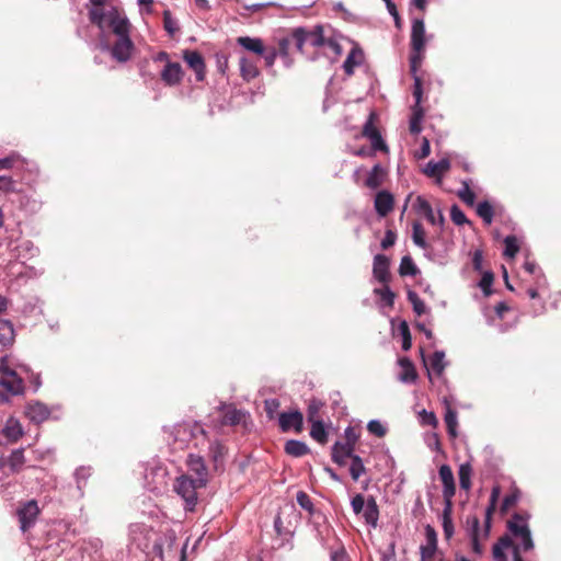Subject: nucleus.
<instances>
[{"instance_id":"9","label":"nucleus","mask_w":561,"mask_h":561,"mask_svg":"<svg viewBox=\"0 0 561 561\" xmlns=\"http://www.w3.org/2000/svg\"><path fill=\"white\" fill-rule=\"evenodd\" d=\"M186 465L188 470L196 476L193 478L196 480V484L206 486L208 482V470L204 458L198 455L190 454L186 459Z\"/></svg>"},{"instance_id":"2","label":"nucleus","mask_w":561,"mask_h":561,"mask_svg":"<svg viewBox=\"0 0 561 561\" xmlns=\"http://www.w3.org/2000/svg\"><path fill=\"white\" fill-rule=\"evenodd\" d=\"M0 386L12 396L24 393L25 386L22 377L8 366V357L0 359Z\"/></svg>"},{"instance_id":"3","label":"nucleus","mask_w":561,"mask_h":561,"mask_svg":"<svg viewBox=\"0 0 561 561\" xmlns=\"http://www.w3.org/2000/svg\"><path fill=\"white\" fill-rule=\"evenodd\" d=\"M174 491L185 501L186 510L193 511L197 503V489L204 485H197L196 480L187 474H182L174 481Z\"/></svg>"},{"instance_id":"21","label":"nucleus","mask_w":561,"mask_h":561,"mask_svg":"<svg viewBox=\"0 0 561 561\" xmlns=\"http://www.w3.org/2000/svg\"><path fill=\"white\" fill-rule=\"evenodd\" d=\"M386 175V170L380 164H375L367 175L365 185L373 190L378 188L382 185Z\"/></svg>"},{"instance_id":"5","label":"nucleus","mask_w":561,"mask_h":561,"mask_svg":"<svg viewBox=\"0 0 561 561\" xmlns=\"http://www.w3.org/2000/svg\"><path fill=\"white\" fill-rule=\"evenodd\" d=\"M377 121V114L375 112H370L368 119L366 121L362 135L370 140L371 148L374 150H379L387 152L388 146L383 141L380 131L375 125V122Z\"/></svg>"},{"instance_id":"56","label":"nucleus","mask_w":561,"mask_h":561,"mask_svg":"<svg viewBox=\"0 0 561 561\" xmlns=\"http://www.w3.org/2000/svg\"><path fill=\"white\" fill-rule=\"evenodd\" d=\"M457 195L468 206L474 205L476 194L470 190L467 183L463 184V187L459 190Z\"/></svg>"},{"instance_id":"33","label":"nucleus","mask_w":561,"mask_h":561,"mask_svg":"<svg viewBox=\"0 0 561 561\" xmlns=\"http://www.w3.org/2000/svg\"><path fill=\"white\" fill-rule=\"evenodd\" d=\"M308 43L313 47L325 45L324 30L322 25H316L312 30H307Z\"/></svg>"},{"instance_id":"48","label":"nucleus","mask_w":561,"mask_h":561,"mask_svg":"<svg viewBox=\"0 0 561 561\" xmlns=\"http://www.w3.org/2000/svg\"><path fill=\"white\" fill-rule=\"evenodd\" d=\"M322 407H323V403L321 401L311 400L309 402L308 410H307V417L310 423L317 422V421H322L319 415Z\"/></svg>"},{"instance_id":"26","label":"nucleus","mask_w":561,"mask_h":561,"mask_svg":"<svg viewBox=\"0 0 561 561\" xmlns=\"http://www.w3.org/2000/svg\"><path fill=\"white\" fill-rule=\"evenodd\" d=\"M226 447L218 440H215L209 446V457L214 463V469L218 470L222 463L226 455Z\"/></svg>"},{"instance_id":"64","label":"nucleus","mask_w":561,"mask_h":561,"mask_svg":"<svg viewBox=\"0 0 561 561\" xmlns=\"http://www.w3.org/2000/svg\"><path fill=\"white\" fill-rule=\"evenodd\" d=\"M420 550H421V561H432L437 552L436 548H431V547H426V546H421Z\"/></svg>"},{"instance_id":"52","label":"nucleus","mask_w":561,"mask_h":561,"mask_svg":"<svg viewBox=\"0 0 561 561\" xmlns=\"http://www.w3.org/2000/svg\"><path fill=\"white\" fill-rule=\"evenodd\" d=\"M91 477V469L85 467H80L76 470L75 478L76 483L79 490H82L87 486L88 480Z\"/></svg>"},{"instance_id":"28","label":"nucleus","mask_w":561,"mask_h":561,"mask_svg":"<svg viewBox=\"0 0 561 561\" xmlns=\"http://www.w3.org/2000/svg\"><path fill=\"white\" fill-rule=\"evenodd\" d=\"M450 168V163L447 159H442L438 162H428L424 173L430 178H438L440 179L442 175L447 172Z\"/></svg>"},{"instance_id":"59","label":"nucleus","mask_w":561,"mask_h":561,"mask_svg":"<svg viewBox=\"0 0 561 561\" xmlns=\"http://www.w3.org/2000/svg\"><path fill=\"white\" fill-rule=\"evenodd\" d=\"M413 76H414L413 96L415 99L414 106H421L422 95H423L422 80L419 76H416V72L413 73Z\"/></svg>"},{"instance_id":"29","label":"nucleus","mask_w":561,"mask_h":561,"mask_svg":"<svg viewBox=\"0 0 561 561\" xmlns=\"http://www.w3.org/2000/svg\"><path fill=\"white\" fill-rule=\"evenodd\" d=\"M245 420V413L234 408H228L224 414L220 424L234 426L243 423Z\"/></svg>"},{"instance_id":"41","label":"nucleus","mask_w":561,"mask_h":561,"mask_svg":"<svg viewBox=\"0 0 561 561\" xmlns=\"http://www.w3.org/2000/svg\"><path fill=\"white\" fill-rule=\"evenodd\" d=\"M445 423L447 426V432L450 435V437H457V413L451 408H447L445 413Z\"/></svg>"},{"instance_id":"14","label":"nucleus","mask_w":561,"mask_h":561,"mask_svg":"<svg viewBox=\"0 0 561 561\" xmlns=\"http://www.w3.org/2000/svg\"><path fill=\"white\" fill-rule=\"evenodd\" d=\"M354 450V442H336L332 446V460L339 466H345L347 459H352L355 456Z\"/></svg>"},{"instance_id":"16","label":"nucleus","mask_w":561,"mask_h":561,"mask_svg":"<svg viewBox=\"0 0 561 561\" xmlns=\"http://www.w3.org/2000/svg\"><path fill=\"white\" fill-rule=\"evenodd\" d=\"M30 163L19 153L12 152L4 158H0V170H14L19 173L30 170Z\"/></svg>"},{"instance_id":"37","label":"nucleus","mask_w":561,"mask_h":561,"mask_svg":"<svg viewBox=\"0 0 561 561\" xmlns=\"http://www.w3.org/2000/svg\"><path fill=\"white\" fill-rule=\"evenodd\" d=\"M424 117V111L421 106L412 107V116L410 118V131L411 134H419L422 130L421 122Z\"/></svg>"},{"instance_id":"18","label":"nucleus","mask_w":561,"mask_h":561,"mask_svg":"<svg viewBox=\"0 0 561 561\" xmlns=\"http://www.w3.org/2000/svg\"><path fill=\"white\" fill-rule=\"evenodd\" d=\"M394 206V198L388 191H380L375 197V209L380 217H386Z\"/></svg>"},{"instance_id":"54","label":"nucleus","mask_w":561,"mask_h":561,"mask_svg":"<svg viewBox=\"0 0 561 561\" xmlns=\"http://www.w3.org/2000/svg\"><path fill=\"white\" fill-rule=\"evenodd\" d=\"M494 280V274L491 271H485L482 274V278L479 283L484 296L489 297L492 294L491 286Z\"/></svg>"},{"instance_id":"32","label":"nucleus","mask_w":561,"mask_h":561,"mask_svg":"<svg viewBox=\"0 0 561 561\" xmlns=\"http://www.w3.org/2000/svg\"><path fill=\"white\" fill-rule=\"evenodd\" d=\"M240 72L244 80L250 81L259 76V69L252 60L241 57L240 58Z\"/></svg>"},{"instance_id":"51","label":"nucleus","mask_w":561,"mask_h":561,"mask_svg":"<svg viewBox=\"0 0 561 561\" xmlns=\"http://www.w3.org/2000/svg\"><path fill=\"white\" fill-rule=\"evenodd\" d=\"M504 244H505V250H504L505 256L514 257L518 253L519 245L517 242V238L515 236H507L504 239Z\"/></svg>"},{"instance_id":"23","label":"nucleus","mask_w":561,"mask_h":561,"mask_svg":"<svg viewBox=\"0 0 561 561\" xmlns=\"http://www.w3.org/2000/svg\"><path fill=\"white\" fill-rule=\"evenodd\" d=\"M363 60V51L358 47L352 48V50L348 53L346 59L343 64L344 72L347 76H352L354 73V69L356 66H359Z\"/></svg>"},{"instance_id":"12","label":"nucleus","mask_w":561,"mask_h":561,"mask_svg":"<svg viewBox=\"0 0 561 561\" xmlns=\"http://www.w3.org/2000/svg\"><path fill=\"white\" fill-rule=\"evenodd\" d=\"M183 59L188 67L195 72L196 80L203 81L206 76V65L201 53L197 50H184Z\"/></svg>"},{"instance_id":"47","label":"nucleus","mask_w":561,"mask_h":561,"mask_svg":"<svg viewBox=\"0 0 561 561\" xmlns=\"http://www.w3.org/2000/svg\"><path fill=\"white\" fill-rule=\"evenodd\" d=\"M374 293L380 296L381 300L388 306L393 307L396 294L390 289L388 284L383 285L382 288H376Z\"/></svg>"},{"instance_id":"22","label":"nucleus","mask_w":561,"mask_h":561,"mask_svg":"<svg viewBox=\"0 0 561 561\" xmlns=\"http://www.w3.org/2000/svg\"><path fill=\"white\" fill-rule=\"evenodd\" d=\"M2 434L12 443H15L18 442L22 435H23V430H22V425L21 423L13 419V417H10L3 430H2Z\"/></svg>"},{"instance_id":"20","label":"nucleus","mask_w":561,"mask_h":561,"mask_svg":"<svg viewBox=\"0 0 561 561\" xmlns=\"http://www.w3.org/2000/svg\"><path fill=\"white\" fill-rule=\"evenodd\" d=\"M15 341V331L10 320L0 318V344L3 347H10Z\"/></svg>"},{"instance_id":"40","label":"nucleus","mask_w":561,"mask_h":561,"mask_svg":"<svg viewBox=\"0 0 561 561\" xmlns=\"http://www.w3.org/2000/svg\"><path fill=\"white\" fill-rule=\"evenodd\" d=\"M364 473H366V467L364 466L363 459L358 455H355L351 459L350 474L354 481H357Z\"/></svg>"},{"instance_id":"27","label":"nucleus","mask_w":561,"mask_h":561,"mask_svg":"<svg viewBox=\"0 0 561 561\" xmlns=\"http://www.w3.org/2000/svg\"><path fill=\"white\" fill-rule=\"evenodd\" d=\"M284 449L291 457H302L310 453V448L306 443L296 439L287 440Z\"/></svg>"},{"instance_id":"55","label":"nucleus","mask_w":561,"mask_h":561,"mask_svg":"<svg viewBox=\"0 0 561 561\" xmlns=\"http://www.w3.org/2000/svg\"><path fill=\"white\" fill-rule=\"evenodd\" d=\"M450 218H451L453 222L457 226L470 224V221L466 217L465 213L457 205L451 206Z\"/></svg>"},{"instance_id":"36","label":"nucleus","mask_w":561,"mask_h":561,"mask_svg":"<svg viewBox=\"0 0 561 561\" xmlns=\"http://www.w3.org/2000/svg\"><path fill=\"white\" fill-rule=\"evenodd\" d=\"M430 367L437 376L443 375L446 367L445 353L443 351L434 352L430 358Z\"/></svg>"},{"instance_id":"57","label":"nucleus","mask_w":561,"mask_h":561,"mask_svg":"<svg viewBox=\"0 0 561 561\" xmlns=\"http://www.w3.org/2000/svg\"><path fill=\"white\" fill-rule=\"evenodd\" d=\"M367 430L370 434L377 437H383L387 433L386 427L377 420H373L367 424Z\"/></svg>"},{"instance_id":"24","label":"nucleus","mask_w":561,"mask_h":561,"mask_svg":"<svg viewBox=\"0 0 561 561\" xmlns=\"http://www.w3.org/2000/svg\"><path fill=\"white\" fill-rule=\"evenodd\" d=\"M364 518L367 524L376 527L378 517H379V508L377 502L374 496H369L366 501V505L363 511Z\"/></svg>"},{"instance_id":"60","label":"nucleus","mask_w":561,"mask_h":561,"mask_svg":"<svg viewBox=\"0 0 561 561\" xmlns=\"http://www.w3.org/2000/svg\"><path fill=\"white\" fill-rule=\"evenodd\" d=\"M421 416V423L423 425H428L432 427H436L438 425V420L434 412H427L426 410H423L420 413Z\"/></svg>"},{"instance_id":"63","label":"nucleus","mask_w":561,"mask_h":561,"mask_svg":"<svg viewBox=\"0 0 561 561\" xmlns=\"http://www.w3.org/2000/svg\"><path fill=\"white\" fill-rule=\"evenodd\" d=\"M30 414L33 420H36L37 417L43 420L47 416V411L44 405L35 404L30 408Z\"/></svg>"},{"instance_id":"31","label":"nucleus","mask_w":561,"mask_h":561,"mask_svg":"<svg viewBox=\"0 0 561 561\" xmlns=\"http://www.w3.org/2000/svg\"><path fill=\"white\" fill-rule=\"evenodd\" d=\"M453 503H445L443 514H442V524L443 531L446 539H450L454 535V524H453Z\"/></svg>"},{"instance_id":"11","label":"nucleus","mask_w":561,"mask_h":561,"mask_svg":"<svg viewBox=\"0 0 561 561\" xmlns=\"http://www.w3.org/2000/svg\"><path fill=\"white\" fill-rule=\"evenodd\" d=\"M439 479L443 483V497L444 503H453V497L456 494V483L453 470L448 465H442L438 470Z\"/></svg>"},{"instance_id":"13","label":"nucleus","mask_w":561,"mask_h":561,"mask_svg":"<svg viewBox=\"0 0 561 561\" xmlns=\"http://www.w3.org/2000/svg\"><path fill=\"white\" fill-rule=\"evenodd\" d=\"M390 261L383 254H377L374 257L373 274L374 277L381 284L386 285L390 282Z\"/></svg>"},{"instance_id":"49","label":"nucleus","mask_w":561,"mask_h":561,"mask_svg":"<svg viewBox=\"0 0 561 561\" xmlns=\"http://www.w3.org/2000/svg\"><path fill=\"white\" fill-rule=\"evenodd\" d=\"M16 181L12 176L0 175V193L11 194L16 193Z\"/></svg>"},{"instance_id":"46","label":"nucleus","mask_w":561,"mask_h":561,"mask_svg":"<svg viewBox=\"0 0 561 561\" xmlns=\"http://www.w3.org/2000/svg\"><path fill=\"white\" fill-rule=\"evenodd\" d=\"M412 238H413V242L416 245H419L422 249H427V243L425 241V230H424L423 226L417 221H415L413 224Z\"/></svg>"},{"instance_id":"15","label":"nucleus","mask_w":561,"mask_h":561,"mask_svg":"<svg viewBox=\"0 0 561 561\" xmlns=\"http://www.w3.org/2000/svg\"><path fill=\"white\" fill-rule=\"evenodd\" d=\"M25 462L23 448L14 449L7 458H0V467H8L11 473L21 472Z\"/></svg>"},{"instance_id":"53","label":"nucleus","mask_w":561,"mask_h":561,"mask_svg":"<svg viewBox=\"0 0 561 561\" xmlns=\"http://www.w3.org/2000/svg\"><path fill=\"white\" fill-rule=\"evenodd\" d=\"M163 27L171 36H174V34L179 32L178 23L172 18V14L169 10L163 12Z\"/></svg>"},{"instance_id":"7","label":"nucleus","mask_w":561,"mask_h":561,"mask_svg":"<svg viewBox=\"0 0 561 561\" xmlns=\"http://www.w3.org/2000/svg\"><path fill=\"white\" fill-rule=\"evenodd\" d=\"M106 21L116 36L127 35L130 32L131 24L118 9L112 8L106 12Z\"/></svg>"},{"instance_id":"43","label":"nucleus","mask_w":561,"mask_h":561,"mask_svg":"<svg viewBox=\"0 0 561 561\" xmlns=\"http://www.w3.org/2000/svg\"><path fill=\"white\" fill-rule=\"evenodd\" d=\"M408 300L411 302V305L413 307V311L417 316H422L426 312V306H425L424 301L419 297V295L415 291H413V290L408 291Z\"/></svg>"},{"instance_id":"4","label":"nucleus","mask_w":561,"mask_h":561,"mask_svg":"<svg viewBox=\"0 0 561 561\" xmlns=\"http://www.w3.org/2000/svg\"><path fill=\"white\" fill-rule=\"evenodd\" d=\"M507 528L513 536L522 539L524 551H529L534 548V542L530 535V529L527 525V518L522 514L515 513L507 522Z\"/></svg>"},{"instance_id":"61","label":"nucleus","mask_w":561,"mask_h":561,"mask_svg":"<svg viewBox=\"0 0 561 561\" xmlns=\"http://www.w3.org/2000/svg\"><path fill=\"white\" fill-rule=\"evenodd\" d=\"M89 16L93 24L102 27L103 20L106 19V13H104L102 10L93 9L90 11Z\"/></svg>"},{"instance_id":"6","label":"nucleus","mask_w":561,"mask_h":561,"mask_svg":"<svg viewBox=\"0 0 561 561\" xmlns=\"http://www.w3.org/2000/svg\"><path fill=\"white\" fill-rule=\"evenodd\" d=\"M39 514V508L35 500L26 502L18 510L20 528L23 533L27 531L34 524Z\"/></svg>"},{"instance_id":"45","label":"nucleus","mask_w":561,"mask_h":561,"mask_svg":"<svg viewBox=\"0 0 561 561\" xmlns=\"http://www.w3.org/2000/svg\"><path fill=\"white\" fill-rule=\"evenodd\" d=\"M291 37L295 42L296 48L304 53V45L308 43V35H307V28L305 27H297L293 31Z\"/></svg>"},{"instance_id":"62","label":"nucleus","mask_w":561,"mask_h":561,"mask_svg":"<svg viewBox=\"0 0 561 561\" xmlns=\"http://www.w3.org/2000/svg\"><path fill=\"white\" fill-rule=\"evenodd\" d=\"M352 508L355 514H359L364 511V507L366 505V501L362 494H357L352 499Z\"/></svg>"},{"instance_id":"1","label":"nucleus","mask_w":561,"mask_h":561,"mask_svg":"<svg viewBox=\"0 0 561 561\" xmlns=\"http://www.w3.org/2000/svg\"><path fill=\"white\" fill-rule=\"evenodd\" d=\"M411 47L413 55L410 57L411 72H417L422 64V53L425 49V25L423 19H415L411 28Z\"/></svg>"},{"instance_id":"35","label":"nucleus","mask_w":561,"mask_h":561,"mask_svg":"<svg viewBox=\"0 0 561 561\" xmlns=\"http://www.w3.org/2000/svg\"><path fill=\"white\" fill-rule=\"evenodd\" d=\"M459 484L460 488L465 491H469L471 488V476H472V467L469 462H465L460 465L459 471Z\"/></svg>"},{"instance_id":"38","label":"nucleus","mask_w":561,"mask_h":561,"mask_svg":"<svg viewBox=\"0 0 561 561\" xmlns=\"http://www.w3.org/2000/svg\"><path fill=\"white\" fill-rule=\"evenodd\" d=\"M420 273V270L413 262L412 257L409 255H405L402 257L400 266H399V274L401 276H415Z\"/></svg>"},{"instance_id":"25","label":"nucleus","mask_w":561,"mask_h":561,"mask_svg":"<svg viewBox=\"0 0 561 561\" xmlns=\"http://www.w3.org/2000/svg\"><path fill=\"white\" fill-rule=\"evenodd\" d=\"M237 43L244 49L252 51L259 56L264 54V44L263 41L260 38L240 36L237 38Z\"/></svg>"},{"instance_id":"39","label":"nucleus","mask_w":561,"mask_h":561,"mask_svg":"<svg viewBox=\"0 0 561 561\" xmlns=\"http://www.w3.org/2000/svg\"><path fill=\"white\" fill-rule=\"evenodd\" d=\"M310 436L322 445L328 442V433L322 421L311 423Z\"/></svg>"},{"instance_id":"17","label":"nucleus","mask_w":561,"mask_h":561,"mask_svg":"<svg viewBox=\"0 0 561 561\" xmlns=\"http://www.w3.org/2000/svg\"><path fill=\"white\" fill-rule=\"evenodd\" d=\"M161 79L167 85H178L183 79V70L179 62L168 61L161 71Z\"/></svg>"},{"instance_id":"42","label":"nucleus","mask_w":561,"mask_h":561,"mask_svg":"<svg viewBox=\"0 0 561 561\" xmlns=\"http://www.w3.org/2000/svg\"><path fill=\"white\" fill-rule=\"evenodd\" d=\"M477 214L479 217H481L483 219V221L486 224V225H491L492 221H493V207L492 205L488 202V201H484V202H481L478 204L477 206Z\"/></svg>"},{"instance_id":"50","label":"nucleus","mask_w":561,"mask_h":561,"mask_svg":"<svg viewBox=\"0 0 561 561\" xmlns=\"http://www.w3.org/2000/svg\"><path fill=\"white\" fill-rule=\"evenodd\" d=\"M399 333L402 337V348L403 351H409L412 346V337H411V332H410V329H409V325L407 323V321H402L400 324H399Z\"/></svg>"},{"instance_id":"34","label":"nucleus","mask_w":561,"mask_h":561,"mask_svg":"<svg viewBox=\"0 0 561 561\" xmlns=\"http://www.w3.org/2000/svg\"><path fill=\"white\" fill-rule=\"evenodd\" d=\"M414 209L426 217L428 222H434V211L431 204L422 196H417L413 204Z\"/></svg>"},{"instance_id":"30","label":"nucleus","mask_w":561,"mask_h":561,"mask_svg":"<svg viewBox=\"0 0 561 561\" xmlns=\"http://www.w3.org/2000/svg\"><path fill=\"white\" fill-rule=\"evenodd\" d=\"M399 364L402 368L400 380L403 382H414L417 378V373L413 363L409 358L403 357L399 359Z\"/></svg>"},{"instance_id":"44","label":"nucleus","mask_w":561,"mask_h":561,"mask_svg":"<svg viewBox=\"0 0 561 561\" xmlns=\"http://www.w3.org/2000/svg\"><path fill=\"white\" fill-rule=\"evenodd\" d=\"M520 496L518 489H514L510 494L505 495L501 504V513L506 514L511 507L516 505Z\"/></svg>"},{"instance_id":"8","label":"nucleus","mask_w":561,"mask_h":561,"mask_svg":"<svg viewBox=\"0 0 561 561\" xmlns=\"http://www.w3.org/2000/svg\"><path fill=\"white\" fill-rule=\"evenodd\" d=\"M134 50V43L129 34L117 36L116 42L111 49L112 57L118 62H126L130 59Z\"/></svg>"},{"instance_id":"58","label":"nucleus","mask_w":561,"mask_h":561,"mask_svg":"<svg viewBox=\"0 0 561 561\" xmlns=\"http://www.w3.org/2000/svg\"><path fill=\"white\" fill-rule=\"evenodd\" d=\"M297 503L306 511H308L309 513H312L313 511V504L311 502V499L310 496L304 492V491H299L297 493Z\"/></svg>"},{"instance_id":"19","label":"nucleus","mask_w":561,"mask_h":561,"mask_svg":"<svg viewBox=\"0 0 561 561\" xmlns=\"http://www.w3.org/2000/svg\"><path fill=\"white\" fill-rule=\"evenodd\" d=\"M467 524L470 525V538L472 551L477 554H482L483 547L480 543V520L478 516L467 518Z\"/></svg>"},{"instance_id":"10","label":"nucleus","mask_w":561,"mask_h":561,"mask_svg":"<svg viewBox=\"0 0 561 561\" xmlns=\"http://www.w3.org/2000/svg\"><path fill=\"white\" fill-rule=\"evenodd\" d=\"M278 423L282 432L286 433L294 430L296 433H301L304 428V415L298 410L282 412L278 416Z\"/></svg>"}]
</instances>
